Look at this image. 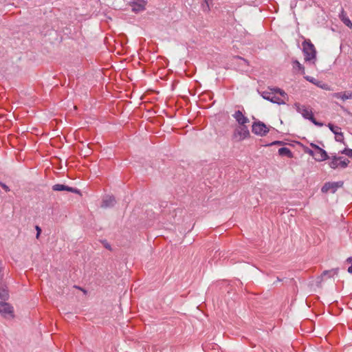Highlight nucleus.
Here are the masks:
<instances>
[{
	"instance_id": "f257e3e1",
	"label": "nucleus",
	"mask_w": 352,
	"mask_h": 352,
	"mask_svg": "<svg viewBox=\"0 0 352 352\" xmlns=\"http://www.w3.org/2000/svg\"><path fill=\"white\" fill-rule=\"evenodd\" d=\"M305 60L314 63L316 60V50L309 39H305L302 43Z\"/></svg>"
},
{
	"instance_id": "f03ea898",
	"label": "nucleus",
	"mask_w": 352,
	"mask_h": 352,
	"mask_svg": "<svg viewBox=\"0 0 352 352\" xmlns=\"http://www.w3.org/2000/svg\"><path fill=\"white\" fill-rule=\"evenodd\" d=\"M330 161L329 162V166L332 169H336L338 168H345L348 166L350 161L344 158L343 157H338L336 154L332 155L329 159Z\"/></svg>"
},
{
	"instance_id": "7ed1b4c3",
	"label": "nucleus",
	"mask_w": 352,
	"mask_h": 352,
	"mask_svg": "<svg viewBox=\"0 0 352 352\" xmlns=\"http://www.w3.org/2000/svg\"><path fill=\"white\" fill-rule=\"evenodd\" d=\"M269 131V128L264 122L260 120H257L253 122L252 126V132L255 135L263 137L265 136Z\"/></svg>"
},
{
	"instance_id": "20e7f679",
	"label": "nucleus",
	"mask_w": 352,
	"mask_h": 352,
	"mask_svg": "<svg viewBox=\"0 0 352 352\" xmlns=\"http://www.w3.org/2000/svg\"><path fill=\"white\" fill-rule=\"evenodd\" d=\"M344 182L339 181V182H326L323 185V186L321 188V191L323 193H327L328 192H331V193H335L336 190L339 188L343 186Z\"/></svg>"
},
{
	"instance_id": "39448f33",
	"label": "nucleus",
	"mask_w": 352,
	"mask_h": 352,
	"mask_svg": "<svg viewBox=\"0 0 352 352\" xmlns=\"http://www.w3.org/2000/svg\"><path fill=\"white\" fill-rule=\"evenodd\" d=\"M0 314L4 318H14V308L10 303L0 301Z\"/></svg>"
},
{
	"instance_id": "423d86ee",
	"label": "nucleus",
	"mask_w": 352,
	"mask_h": 352,
	"mask_svg": "<svg viewBox=\"0 0 352 352\" xmlns=\"http://www.w3.org/2000/svg\"><path fill=\"white\" fill-rule=\"evenodd\" d=\"M234 137L239 136V140H243L250 137V131L245 124L240 125L234 132Z\"/></svg>"
},
{
	"instance_id": "0eeeda50",
	"label": "nucleus",
	"mask_w": 352,
	"mask_h": 352,
	"mask_svg": "<svg viewBox=\"0 0 352 352\" xmlns=\"http://www.w3.org/2000/svg\"><path fill=\"white\" fill-rule=\"evenodd\" d=\"M328 127L329 128L331 131L335 135L336 141L342 142L344 144H345L344 135L343 133L341 131V128L331 123H329Z\"/></svg>"
},
{
	"instance_id": "6e6552de",
	"label": "nucleus",
	"mask_w": 352,
	"mask_h": 352,
	"mask_svg": "<svg viewBox=\"0 0 352 352\" xmlns=\"http://www.w3.org/2000/svg\"><path fill=\"white\" fill-rule=\"evenodd\" d=\"M261 96L266 100H268L272 103L278 104H285V102L284 100L280 99V98L274 96L272 93L265 91L260 93Z\"/></svg>"
},
{
	"instance_id": "1a4fd4ad",
	"label": "nucleus",
	"mask_w": 352,
	"mask_h": 352,
	"mask_svg": "<svg viewBox=\"0 0 352 352\" xmlns=\"http://www.w3.org/2000/svg\"><path fill=\"white\" fill-rule=\"evenodd\" d=\"M52 188L54 191H64V190H65V191H69V192H74L76 194L80 193V191L79 189H78L76 188L70 187V186H66L65 184H54L52 186Z\"/></svg>"
},
{
	"instance_id": "9d476101",
	"label": "nucleus",
	"mask_w": 352,
	"mask_h": 352,
	"mask_svg": "<svg viewBox=\"0 0 352 352\" xmlns=\"http://www.w3.org/2000/svg\"><path fill=\"white\" fill-rule=\"evenodd\" d=\"M294 107L297 112L300 113L302 117L305 119L309 120V118L313 114L311 110L307 109L305 105H301L298 102L294 104Z\"/></svg>"
},
{
	"instance_id": "9b49d317",
	"label": "nucleus",
	"mask_w": 352,
	"mask_h": 352,
	"mask_svg": "<svg viewBox=\"0 0 352 352\" xmlns=\"http://www.w3.org/2000/svg\"><path fill=\"white\" fill-rule=\"evenodd\" d=\"M131 10L135 13H138L145 10V2L143 0H138L131 3Z\"/></svg>"
},
{
	"instance_id": "f8f14e48",
	"label": "nucleus",
	"mask_w": 352,
	"mask_h": 352,
	"mask_svg": "<svg viewBox=\"0 0 352 352\" xmlns=\"http://www.w3.org/2000/svg\"><path fill=\"white\" fill-rule=\"evenodd\" d=\"M232 116L239 125H243V124H247L250 122L248 118L245 116L240 110L236 111Z\"/></svg>"
},
{
	"instance_id": "ddd939ff",
	"label": "nucleus",
	"mask_w": 352,
	"mask_h": 352,
	"mask_svg": "<svg viewBox=\"0 0 352 352\" xmlns=\"http://www.w3.org/2000/svg\"><path fill=\"white\" fill-rule=\"evenodd\" d=\"M329 158L330 157L328 155L327 151L320 147L318 151H315L314 159L317 162H323Z\"/></svg>"
},
{
	"instance_id": "4468645a",
	"label": "nucleus",
	"mask_w": 352,
	"mask_h": 352,
	"mask_svg": "<svg viewBox=\"0 0 352 352\" xmlns=\"http://www.w3.org/2000/svg\"><path fill=\"white\" fill-rule=\"evenodd\" d=\"M116 203V201L113 196H106L102 199V201L101 204V207L104 208H111V207L114 206Z\"/></svg>"
},
{
	"instance_id": "2eb2a0df",
	"label": "nucleus",
	"mask_w": 352,
	"mask_h": 352,
	"mask_svg": "<svg viewBox=\"0 0 352 352\" xmlns=\"http://www.w3.org/2000/svg\"><path fill=\"white\" fill-rule=\"evenodd\" d=\"M333 96L336 98H341L343 100H347V99H352V91H344V92H338L334 93L333 94Z\"/></svg>"
},
{
	"instance_id": "dca6fc26",
	"label": "nucleus",
	"mask_w": 352,
	"mask_h": 352,
	"mask_svg": "<svg viewBox=\"0 0 352 352\" xmlns=\"http://www.w3.org/2000/svg\"><path fill=\"white\" fill-rule=\"evenodd\" d=\"M278 155L280 156H286L288 158H293L294 154L291 150L287 147H281L278 149Z\"/></svg>"
},
{
	"instance_id": "f3484780",
	"label": "nucleus",
	"mask_w": 352,
	"mask_h": 352,
	"mask_svg": "<svg viewBox=\"0 0 352 352\" xmlns=\"http://www.w3.org/2000/svg\"><path fill=\"white\" fill-rule=\"evenodd\" d=\"M9 292L6 286H0V299L3 302H6L9 298Z\"/></svg>"
},
{
	"instance_id": "a211bd4d",
	"label": "nucleus",
	"mask_w": 352,
	"mask_h": 352,
	"mask_svg": "<svg viewBox=\"0 0 352 352\" xmlns=\"http://www.w3.org/2000/svg\"><path fill=\"white\" fill-rule=\"evenodd\" d=\"M212 0H203V3H201L203 11L208 12L210 10V4L212 3Z\"/></svg>"
},
{
	"instance_id": "6ab92c4d",
	"label": "nucleus",
	"mask_w": 352,
	"mask_h": 352,
	"mask_svg": "<svg viewBox=\"0 0 352 352\" xmlns=\"http://www.w3.org/2000/svg\"><path fill=\"white\" fill-rule=\"evenodd\" d=\"M294 68H297L299 71H300L301 74H305V67L302 65L300 63V62L297 60L293 61Z\"/></svg>"
},
{
	"instance_id": "aec40b11",
	"label": "nucleus",
	"mask_w": 352,
	"mask_h": 352,
	"mask_svg": "<svg viewBox=\"0 0 352 352\" xmlns=\"http://www.w3.org/2000/svg\"><path fill=\"white\" fill-rule=\"evenodd\" d=\"M338 272H339V268L338 267L333 268V269H331L330 270H324L322 272V276H324L327 274H332V276H333V275H337Z\"/></svg>"
},
{
	"instance_id": "412c9836",
	"label": "nucleus",
	"mask_w": 352,
	"mask_h": 352,
	"mask_svg": "<svg viewBox=\"0 0 352 352\" xmlns=\"http://www.w3.org/2000/svg\"><path fill=\"white\" fill-rule=\"evenodd\" d=\"M343 12H344L342 11V13H343ZM342 16V17L341 18V19H342V22H343V23H344L346 26H348L349 28H352V22L351 21V20H350L348 17H345V16H343V14H342V16Z\"/></svg>"
},
{
	"instance_id": "4be33fe9",
	"label": "nucleus",
	"mask_w": 352,
	"mask_h": 352,
	"mask_svg": "<svg viewBox=\"0 0 352 352\" xmlns=\"http://www.w3.org/2000/svg\"><path fill=\"white\" fill-rule=\"evenodd\" d=\"M340 153L352 158V148H345L342 151H340Z\"/></svg>"
},
{
	"instance_id": "5701e85b",
	"label": "nucleus",
	"mask_w": 352,
	"mask_h": 352,
	"mask_svg": "<svg viewBox=\"0 0 352 352\" xmlns=\"http://www.w3.org/2000/svg\"><path fill=\"white\" fill-rule=\"evenodd\" d=\"M309 120H310L316 126H322V123H321L316 120V118L314 116V114H312L311 116L309 118Z\"/></svg>"
},
{
	"instance_id": "b1692460",
	"label": "nucleus",
	"mask_w": 352,
	"mask_h": 352,
	"mask_svg": "<svg viewBox=\"0 0 352 352\" xmlns=\"http://www.w3.org/2000/svg\"><path fill=\"white\" fill-rule=\"evenodd\" d=\"M285 143L283 142V141H280V140H276V141H274L271 143H269L267 144H266L265 146H274V145H284Z\"/></svg>"
},
{
	"instance_id": "393cba45",
	"label": "nucleus",
	"mask_w": 352,
	"mask_h": 352,
	"mask_svg": "<svg viewBox=\"0 0 352 352\" xmlns=\"http://www.w3.org/2000/svg\"><path fill=\"white\" fill-rule=\"evenodd\" d=\"M101 243L106 249L111 250V246L107 240H102L101 241Z\"/></svg>"
},
{
	"instance_id": "a878e982",
	"label": "nucleus",
	"mask_w": 352,
	"mask_h": 352,
	"mask_svg": "<svg viewBox=\"0 0 352 352\" xmlns=\"http://www.w3.org/2000/svg\"><path fill=\"white\" fill-rule=\"evenodd\" d=\"M304 151L305 153L309 154V155L312 156L314 157L315 156V151H313L312 149H310L308 147H306L304 148Z\"/></svg>"
},
{
	"instance_id": "bb28decb",
	"label": "nucleus",
	"mask_w": 352,
	"mask_h": 352,
	"mask_svg": "<svg viewBox=\"0 0 352 352\" xmlns=\"http://www.w3.org/2000/svg\"><path fill=\"white\" fill-rule=\"evenodd\" d=\"M269 89L271 91V93H272V94H278L281 90L280 88L276 87H269Z\"/></svg>"
},
{
	"instance_id": "cd10ccee",
	"label": "nucleus",
	"mask_w": 352,
	"mask_h": 352,
	"mask_svg": "<svg viewBox=\"0 0 352 352\" xmlns=\"http://www.w3.org/2000/svg\"><path fill=\"white\" fill-rule=\"evenodd\" d=\"M278 94H280L285 99H287V100H288V99H289L288 95L283 89H281V90Z\"/></svg>"
},
{
	"instance_id": "c85d7f7f",
	"label": "nucleus",
	"mask_w": 352,
	"mask_h": 352,
	"mask_svg": "<svg viewBox=\"0 0 352 352\" xmlns=\"http://www.w3.org/2000/svg\"><path fill=\"white\" fill-rule=\"evenodd\" d=\"M35 229L36 230V239H38V237L41 235V233L42 232V230H41V228L38 226H35Z\"/></svg>"
},
{
	"instance_id": "c756f323",
	"label": "nucleus",
	"mask_w": 352,
	"mask_h": 352,
	"mask_svg": "<svg viewBox=\"0 0 352 352\" xmlns=\"http://www.w3.org/2000/svg\"><path fill=\"white\" fill-rule=\"evenodd\" d=\"M0 186H1L6 192H9L10 190V188L3 182H0Z\"/></svg>"
},
{
	"instance_id": "7c9ffc66",
	"label": "nucleus",
	"mask_w": 352,
	"mask_h": 352,
	"mask_svg": "<svg viewBox=\"0 0 352 352\" xmlns=\"http://www.w3.org/2000/svg\"><path fill=\"white\" fill-rule=\"evenodd\" d=\"M310 146L311 147L314 149V151H316L319 149L320 146H318L317 144H314V143H311L310 144Z\"/></svg>"
},
{
	"instance_id": "2f4dec72",
	"label": "nucleus",
	"mask_w": 352,
	"mask_h": 352,
	"mask_svg": "<svg viewBox=\"0 0 352 352\" xmlns=\"http://www.w3.org/2000/svg\"><path fill=\"white\" fill-rule=\"evenodd\" d=\"M310 146L311 147L314 149V151H316L319 149L320 146H318L317 144H314V143H311L310 144Z\"/></svg>"
},
{
	"instance_id": "473e14b6",
	"label": "nucleus",
	"mask_w": 352,
	"mask_h": 352,
	"mask_svg": "<svg viewBox=\"0 0 352 352\" xmlns=\"http://www.w3.org/2000/svg\"><path fill=\"white\" fill-rule=\"evenodd\" d=\"M305 78L307 81L311 82H314V81L315 80V79L313 77H311V76H305Z\"/></svg>"
},
{
	"instance_id": "72a5a7b5",
	"label": "nucleus",
	"mask_w": 352,
	"mask_h": 352,
	"mask_svg": "<svg viewBox=\"0 0 352 352\" xmlns=\"http://www.w3.org/2000/svg\"><path fill=\"white\" fill-rule=\"evenodd\" d=\"M236 58L241 59V60H243L245 63L248 64V61L246 59L242 58L241 56H237Z\"/></svg>"
},
{
	"instance_id": "f704fd0d",
	"label": "nucleus",
	"mask_w": 352,
	"mask_h": 352,
	"mask_svg": "<svg viewBox=\"0 0 352 352\" xmlns=\"http://www.w3.org/2000/svg\"><path fill=\"white\" fill-rule=\"evenodd\" d=\"M346 262H348V263H351L352 264V256L349 257V258L346 259Z\"/></svg>"
},
{
	"instance_id": "c9c22d12",
	"label": "nucleus",
	"mask_w": 352,
	"mask_h": 352,
	"mask_svg": "<svg viewBox=\"0 0 352 352\" xmlns=\"http://www.w3.org/2000/svg\"><path fill=\"white\" fill-rule=\"evenodd\" d=\"M325 276H328L329 277H332V274H327Z\"/></svg>"
},
{
	"instance_id": "e433bc0d",
	"label": "nucleus",
	"mask_w": 352,
	"mask_h": 352,
	"mask_svg": "<svg viewBox=\"0 0 352 352\" xmlns=\"http://www.w3.org/2000/svg\"><path fill=\"white\" fill-rule=\"evenodd\" d=\"M281 280H281L280 278H279L278 277H277V281H278V282H280V281H281Z\"/></svg>"
},
{
	"instance_id": "4c0bfd02",
	"label": "nucleus",
	"mask_w": 352,
	"mask_h": 352,
	"mask_svg": "<svg viewBox=\"0 0 352 352\" xmlns=\"http://www.w3.org/2000/svg\"><path fill=\"white\" fill-rule=\"evenodd\" d=\"M326 86H327V85H323V86H322L321 87H322V88H324V89H326Z\"/></svg>"
},
{
	"instance_id": "58836bf2",
	"label": "nucleus",
	"mask_w": 352,
	"mask_h": 352,
	"mask_svg": "<svg viewBox=\"0 0 352 352\" xmlns=\"http://www.w3.org/2000/svg\"><path fill=\"white\" fill-rule=\"evenodd\" d=\"M342 108L345 111H346V112H347V113H349V111H348L347 110L344 109L343 107H342Z\"/></svg>"
}]
</instances>
